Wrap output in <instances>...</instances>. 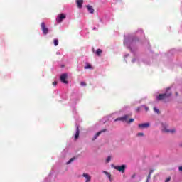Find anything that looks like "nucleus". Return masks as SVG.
<instances>
[{
  "mask_svg": "<svg viewBox=\"0 0 182 182\" xmlns=\"http://www.w3.org/2000/svg\"><path fill=\"white\" fill-rule=\"evenodd\" d=\"M170 96H171V92L170 91V87H168L166 93L159 94V96L156 97V100H164V99H168Z\"/></svg>",
  "mask_w": 182,
  "mask_h": 182,
  "instance_id": "1",
  "label": "nucleus"
},
{
  "mask_svg": "<svg viewBox=\"0 0 182 182\" xmlns=\"http://www.w3.org/2000/svg\"><path fill=\"white\" fill-rule=\"evenodd\" d=\"M129 115H124V117H122L120 118H117L116 119H114V122H117L118 120H121V122H124V123H133V122H134V119L133 118H130L129 119Z\"/></svg>",
  "mask_w": 182,
  "mask_h": 182,
  "instance_id": "2",
  "label": "nucleus"
},
{
  "mask_svg": "<svg viewBox=\"0 0 182 182\" xmlns=\"http://www.w3.org/2000/svg\"><path fill=\"white\" fill-rule=\"evenodd\" d=\"M41 26L43 35H48V33H49V28L46 27V24H45V23H41Z\"/></svg>",
  "mask_w": 182,
  "mask_h": 182,
  "instance_id": "3",
  "label": "nucleus"
},
{
  "mask_svg": "<svg viewBox=\"0 0 182 182\" xmlns=\"http://www.w3.org/2000/svg\"><path fill=\"white\" fill-rule=\"evenodd\" d=\"M114 168L120 173H124L126 171V165L116 166Z\"/></svg>",
  "mask_w": 182,
  "mask_h": 182,
  "instance_id": "4",
  "label": "nucleus"
},
{
  "mask_svg": "<svg viewBox=\"0 0 182 182\" xmlns=\"http://www.w3.org/2000/svg\"><path fill=\"white\" fill-rule=\"evenodd\" d=\"M66 79H68V74H62L60 76V80H61L62 83H65V85H68V83H69V82H68V80H66Z\"/></svg>",
  "mask_w": 182,
  "mask_h": 182,
  "instance_id": "5",
  "label": "nucleus"
},
{
  "mask_svg": "<svg viewBox=\"0 0 182 182\" xmlns=\"http://www.w3.org/2000/svg\"><path fill=\"white\" fill-rule=\"evenodd\" d=\"M66 18V14H59L58 18H56V21L58 22V23H60V22H62V21H63V19Z\"/></svg>",
  "mask_w": 182,
  "mask_h": 182,
  "instance_id": "6",
  "label": "nucleus"
},
{
  "mask_svg": "<svg viewBox=\"0 0 182 182\" xmlns=\"http://www.w3.org/2000/svg\"><path fill=\"white\" fill-rule=\"evenodd\" d=\"M139 129H149L150 127V123H144V124H139Z\"/></svg>",
  "mask_w": 182,
  "mask_h": 182,
  "instance_id": "7",
  "label": "nucleus"
},
{
  "mask_svg": "<svg viewBox=\"0 0 182 182\" xmlns=\"http://www.w3.org/2000/svg\"><path fill=\"white\" fill-rule=\"evenodd\" d=\"M76 4L77 8H82L83 5V0H76Z\"/></svg>",
  "mask_w": 182,
  "mask_h": 182,
  "instance_id": "8",
  "label": "nucleus"
},
{
  "mask_svg": "<svg viewBox=\"0 0 182 182\" xmlns=\"http://www.w3.org/2000/svg\"><path fill=\"white\" fill-rule=\"evenodd\" d=\"M164 133H176V129H167L166 128L163 129Z\"/></svg>",
  "mask_w": 182,
  "mask_h": 182,
  "instance_id": "9",
  "label": "nucleus"
},
{
  "mask_svg": "<svg viewBox=\"0 0 182 182\" xmlns=\"http://www.w3.org/2000/svg\"><path fill=\"white\" fill-rule=\"evenodd\" d=\"M86 8L88 9L90 14L95 13V9H93V7L92 6H86Z\"/></svg>",
  "mask_w": 182,
  "mask_h": 182,
  "instance_id": "10",
  "label": "nucleus"
},
{
  "mask_svg": "<svg viewBox=\"0 0 182 182\" xmlns=\"http://www.w3.org/2000/svg\"><path fill=\"white\" fill-rule=\"evenodd\" d=\"M102 173L108 177V178L109 179L110 181H112V174H110L109 172H107L106 171H102Z\"/></svg>",
  "mask_w": 182,
  "mask_h": 182,
  "instance_id": "11",
  "label": "nucleus"
},
{
  "mask_svg": "<svg viewBox=\"0 0 182 182\" xmlns=\"http://www.w3.org/2000/svg\"><path fill=\"white\" fill-rule=\"evenodd\" d=\"M80 132L79 130V127H77V129H76V133H75V139L76 140L77 139H79V134H80Z\"/></svg>",
  "mask_w": 182,
  "mask_h": 182,
  "instance_id": "12",
  "label": "nucleus"
},
{
  "mask_svg": "<svg viewBox=\"0 0 182 182\" xmlns=\"http://www.w3.org/2000/svg\"><path fill=\"white\" fill-rule=\"evenodd\" d=\"M103 51H102V49L99 48L96 51V55L97 56H102V53Z\"/></svg>",
  "mask_w": 182,
  "mask_h": 182,
  "instance_id": "13",
  "label": "nucleus"
},
{
  "mask_svg": "<svg viewBox=\"0 0 182 182\" xmlns=\"http://www.w3.org/2000/svg\"><path fill=\"white\" fill-rule=\"evenodd\" d=\"M106 131H107V129H102V130L98 132L96 134V136L99 137V136L101 135L102 133H105V132H106Z\"/></svg>",
  "mask_w": 182,
  "mask_h": 182,
  "instance_id": "14",
  "label": "nucleus"
},
{
  "mask_svg": "<svg viewBox=\"0 0 182 182\" xmlns=\"http://www.w3.org/2000/svg\"><path fill=\"white\" fill-rule=\"evenodd\" d=\"M53 42L55 46H58V45H59V41L58 39H54Z\"/></svg>",
  "mask_w": 182,
  "mask_h": 182,
  "instance_id": "15",
  "label": "nucleus"
},
{
  "mask_svg": "<svg viewBox=\"0 0 182 182\" xmlns=\"http://www.w3.org/2000/svg\"><path fill=\"white\" fill-rule=\"evenodd\" d=\"M85 69H92V65L90 64H87L85 67Z\"/></svg>",
  "mask_w": 182,
  "mask_h": 182,
  "instance_id": "16",
  "label": "nucleus"
},
{
  "mask_svg": "<svg viewBox=\"0 0 182 182\" xmlns=\"http://www.w3.org/2000/svg\"><path fill=\"white\" fill-rule=\"evenodd\" d=\"M75 158H71L68 162L67 164H70V163H72V161H73L75 160Z\"/></svg>",
  "mask_w": 182,
  "mask_h": 182,
  "instance_id": "17",
  "label": "nucleus"
},
{
  "mask_svg": "<svg viewBox=\"0 0 182 182\" xmlns=\"http://www.w3.org/2000/svg\"><path fill=\"white\" fill-rule=\"evenodd\" d=\"M154 111L155 112V113H160V111L159 110V109L154 107Z\"/></svg>",
  "mask_w": 182,
  "mask_h": 182,
  "instance_id": "18",
  "label": "nucleus"
},
{
  "mask_svg": "<svg viewBox=\"0 0 182 182\" xmlns=\"http://www.w3.org/2000/svg\"><path fill=\"white\" fill-rule=\"evenodd\" d=\"M111 157L110 156H108L107 158V159H106V162L107 163H109V161H110V160H111Z\"/></svg>",
  "mask_w": 182,
  "mask_h": 182,
  "instance_id": "19",
  "label": "nucleus"
},
{
  "mask_svg": "<svg viewBox=\"0 0 182 182\" xmlns=\"http://www.w3.org/2000/svg\"><path fill=\"white\" fill-rule=\"evenodd\" d=\"M80 85H81V86H86V82L82 81V82H80Z\"/></svg>",
  "mask_w": 182,
  "mask_h": 182,
  "instance_id": "20",
  "label": "nucleus"
},
{
  "mask_svg": "<svg viewBox=\"0 0 182 182\" xmlns=\"http://www.w3.org/2000/svg\"><path fill=\"white\" fill-rule=\"evenodd\" d=\"M142 107H144L146 112H149V107H146V106L143 105Z\"/></svg>",
  "mask_w": 182,
  "mask_h": 182,
  "instance_id": "21",
  "label": "nucleus"
},
{
  "mask_svg": "<svg viewBox=\"0 0 182 182\" xmlns=\"http://www.w3.org/2000/svg\"><path fill=\"white\" fill-rule=\"evenodd\" d=\"M137 136H144V134L143 132H139L137 134Z\"/></svg>",
  "mask_w": 182,
  "mask_h": 182,
  "instance_id": "22",
  "label": "nucleus"
},
{
  "mask_svg": "<svg viewBox=\"0 0 182 182\" xmlns=\"http://www.w3.org/2000/svg\"><path fill=\"white\" fill-rule=\"evenodd\" d=\"M171 180V177H168L166 179L165 182H168Z\"/></svg>",
  "mask_w": 182,
  "mask_h": 182,
  "instance_id": "23",
  "label": "nucleus"
},
{
  "mask_svg": "<svg viewBox=\"0 0 182 182\" xmlns=\"http://www.w3.org/2000/svg\"><path fill=\"white\" fill-rule=\"evenodd\" d=\"M58 85V82L55 81L53 82V86H56Z\"/></svg>",
  "mask_w": 182,
  "mask_h": 182,
  "instance_id": "24",
  "label": "nucleus"
},
{
  "mask_svg": "<svg viewBox=\"0 0 182 182\" xmlns=\"http://www.w3.org/2000/svg\"><path fill=\"white\" fill-rule=\"evenodd\" d=\"M151 178V175L149 173L147 176V180H150Z\"/></svg>",
  "mask_w": 182,
  "mask_h": 182,
  "instance_id": "25",
  "label": "nucleus"
},
{
  "mask_svg": "<svg viewBox=\"0 0 182 182\" xmlns=\"http://www.w3.org/2000/svg\"><path fill=\"white\" fill-rule=\"evenodd\" d=\"M136 178V173H134L132 176L131 178Z\"/></svg>",
  "mask_w": 182,
  "mask_h": 182,
  "instance_id": "26",
  "label": "nucleus"
},
{
  "mask_svg": "<svg viewBox=\"0 0 182 182\" xmlns=\"http://www.w3.org/2000/svg\"><path fill=\"white\" fill-rule=\"evenodd\" d=\"M178 170H179V171H182V166H179Z\"/></svg>",
  "mask_w": 182,
  "mask_h": 182,
  "instance_id": "27",
  "label": "nucleus"
},
{
  "mask_svg": "<svg viewBox=\"0 0 182 182\" xmlns=\"http://www.w3.org/2000/svg\"><path fill=\"white\" fill-rule=\"evenodd\" d=\"M136 112H140V107L136 108Z\"/></svg>",
  "mask_w": 182,
  "mask_h": 182,
  "instance_id": "28",
  "label": "nucleus"
},
{
  "mask_svg": "<svg viewBox=\"0 0 182 182\" xmlns=\"http://www.w3.org/2000/svg\"><path fill=\"white\" fill-rule=\"evenodd\" d=\"M97 139V136H96V134L94 136L93 140H96Z\"/></svg>",
  "mask_w": 182,
  "mask_h": 182,
  "instance_id": "29",
  "label": "nucleus"
},
{
  "mask_svg": "<svg viewBox=\"0 0 182 182\" xmlns=\"http://www.w3.org/2000/svg\"><path fill=\"white\" fill-rule=\"evenodd\" d=\"M153 169H151V171H150V172H149V174H151V173H153Z\"/></svg>",
  "mask_w": 182,
  "mask_h": 182,
  "instance_id": "30",
  "label": "nucleus"
},
{
  "mask_svg": "<svg viewBox=\"0 0 182 182\" xmlns=\"http://www.w3.org/2000/svg\"><path fill=\"white\" fill-rule=\"evenodd\" d=\"M149 179H146V182H149Z\"/></svg>",
  "mask_w": 182,
  "mask_h": 182,
  "instance_id": "31",
  "label": "nucleus"
}]
</instances>
